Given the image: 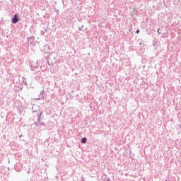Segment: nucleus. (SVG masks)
Instances as JSON below:
<instances>
[{
  "instance_id": "obj_1",
  "label": "nucleus",
  "mask_w": 181,
  "mask_h": 181,
  "mask_svg": "<svg viewBox=\"0 0 181 181\" xmlns=\"http://www.w3.org/2000/svg\"><path fill=\"white\" fill-rule=\"evenodd\" d=\"M13 23H18L19 22V18H18V15H15L14 18L12 19Z\"/></svg>"
},
{
  "instance_id": "obj_2",
  "label": "nucleus",
  "mask_w": 181,
  "mask_h": 181,
  "mask_svg": "<svg viewBox=\"0 0 181 181\" xmlns=\"http://www.w3.org/2000/svg\"><path fill=\"white\" fill-rule=\"evenodd\" d=\"M81 142L82 144H86V142H87V138H83Z\"/></svg>"
},
{
  "instance_id": "obj_3",
  "label": "nucleus",
  "mask_w": 181,
  "mask_h": 181,
  "mask_svg": "<svg viewBox=\"0 0 181 181\" xmlns=\"http://www.w3.org/2000/svg\"><path fill=\"white\" fill-rule=\"evenodd\" d=\"M159 30H160V29L158 28L157 32H158V33H159V35H160V33H159Z\"/></svg>"
},
{
  "instance_id": "obj_4",
  "label": "nucleus",
  "mask_w": 181,
  "mask_h": 181,
  "mask_svg": "<svg viewBox=\"0 0 181 181\" xmlns=\"http://www.w3.org/2000/svg\"><path fill=\"white\" fill-rule=\"evenodd\" d=\"M136 33H139V30H137Z\"/></svg>"
}]
</instances>
